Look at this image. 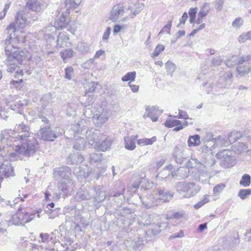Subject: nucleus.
Instances as JSON below:
<instances>
[{
    "label": "nucleus",
    "instance_id": "nucleus-15",
    "mask_svg": "<svg viewBox=\"0 0 251 251\" xmlns=\"http://www.w3.org/2000/svg\"><path fill=\"white\" fill-rule=\"evenodd\" d=\"M16 130L19 133L18 138L20 140H24L25 138L32 136V133L30 132L29 127L24 123L18 125Z\"/></svg>",
    "mask_w": 251,
    "mask_h": 251
},
{
    "label": "nucleus",
    "instance_id": "nucleus-28",
    "mask_svg": "<svg viewBox=\"0 0 251 251\" xmlns=\"http://www.w3.org/2000/svg\"><path fill=\"white\" fill-rule=\"evenodd\" d=\"M87 144L85 139L82 137H78L75 139L74 143L73 148L78 151H81L84 149Z\"/></svg>",
    "mask_w": 251,
    "mask_h": 251
},
{
    "label": "nucleus",
    "instance_id": "nucleus-44",
    "mask_svg": "<svg viewBox=\"0 0 251 251\" xmlns=\"http://www.w3.org/2000/svg\"><path fill=\"white\" fill-rule=\"evenodd\" d=\"M86 124L85 120H82L79 121L77 124L73 126V130H74L75 133L81 132L83 130L84 125Z\"/></svg>",
    "mask_w": 251,
    "mask_h": 251
},
{
    "label": "nucleus",
    "instance_id": "nucleus-31",
    "mask_svg": "<svg viewBox=\"0 0 251 251\" xmlns=\"http://www.w3.org/2000/svg\"><path fill=\"white\" fill-rule=\"evenodd\" d=\"M215 142L213 140L207 141L204 143V145L201 148V150L202 152L211 153L212 151V148L214 147Z\"/></svg>",
    "mask_w": 251,
    "mask_h": 251
},
{
    "label": "nucleus",
    "instance_id": "nucleus-43",
    "mask_svg": "<svg viewBox=\"0 0 251 251\" xmlns=\"http://www.w3.org/2000/svg\"><path fill=\"white\" fill-rule=\"evenodd\" d=\"M144 6V4L143 3H138L135 4L133 9L131 10L133 16H131L130 18H134L143 9Z\"/></svg>",
    "mask_w": 251,
    "mask_h": 251
},
{
    "label": "nucleus",
    "instance_id": "nucleus-52",
    "mask_svg": "<svg viewBox=\"0 0 251 251\" xmlns=\"http://www.w3.org/2000/svg\"><path fill=\"white\" fill-rule=\"evenodd\" d=\"M251 40V30L240 35L238 38L239 42H245L247 40Z\"/></svg>",
    "mask_w": 251,
    "mask_h": 251
},
{
    "label": "nucleus",
    "instance_id": "nucleus-20",
    "mask_svg": "<svg viewBox=\"0 0 251 251\" xmlns=\"http://www.w3.org/2000/svg\"><path fill=\"white\" fill-rule=\"evenodd\" d=\"M168 226L167 222L162 223H154L151 226V228L148 230V232L153 235L158 234L162 230L165 229Z\"/></svg>",
    "mask_w": 251,
    "mask_h": 251
},
{
    "label": "nucleus",
    "instance_id": "nucleus-59",
    "mask_svg": "<svg viewBox=\"0 0 251 251\" xmlns=\"http://www.w3.org/2000/svg\"><path fill=\"white\" fill-rule=\"evenodd\" d=\"M165 65L168 73L172 76V73L176 68L175 64H165Z\"/></svg>",
    "mask_w": 251,
    "mask_h": 251
},
{
    "label": "nucleus",
    "instance_id": "nucleus-11",
    "mask_svg": "<svg viewBox=\"0 0 251 251\" xmlns=\"http://www.w3.org/2000/svg\"><path fill=\"white\" fill-rule=\"evenodd\" d=\"M17 138L18 137H13L10 136L8 131L6 130H2L0 134V142L2 145H6L8 147H11L14 151L15 146H17L15 143L17 142Z\"/></svg>",
    "mask_w": 251,
    "mask_h": 251
},
{
    "label": "nucleus",
    "instance_id": "nucleus-1",
    "mask_svg": "<svg viewBox=\"0 0 251 251\" xmlns=\"http://www.w3.org/2000/svg\"><path fill=\"white\" fill-rule=\"evenodd\" d=\"M29 22L26 18V12L23 11H20L17 13L14 22L11 23L5 29V32L7 35V38L5 40V52L7 56V61H12L15 63H22L25 61V57H24V52L17 50L14 47V45H11L14 42H25V38L24 37L21 40L18 38V36H16V32L18 29L24 28L28 24Z\"/></svg>",
    "mask_w": 251,
    "mask_h": 251
},
{
    "label": "nucleus",
    "instance_id": "nucleus-30",
    "mask_svg": "<svg viewBox=\"0 0 251 251\" xmlns=\"http://www.w3.org/2000/svg\"><path fill=\"white\" fill-rule=\"evenodd\" d=\"M241 141L235 142V145H234V152H238V153L241 152L242 151H245L248 148V146H247L246 143L243 142L244 140L242 139H239ZM250 141H244V142H250Z\"/></svg>",
    "mask_w": 251,
    "mask_h": 251
},
{
    "label": "nucleus",
    "instance_id": "nucleus-8",
    "mask_svg": "<svg viewBox=\"0 0 251 251\" xmlns=\"http://www.w3.org/2000/svg\"><path fill=\"white\" fill-rule=\"evenodd\" d=\"M34 218V214H29L26 212L20 211L12 216V220L15 225H19L27 223L32 221Z\"/></svg>",
    "mask_w": 251,
    "mask_h": 251
},
{
    "label": "nucleus",
    "instance_id": "nucleus-35",
    "mask_svg": "<svg viewBox=\"0 0 251 251\" xmlns=\"http://www.w3.org/2000/svg\"><path fill=\"white\" fill-rule=\"evenodd\" d=\"M81 0H65L66 7L68 9H75L80 4Z\"/></svg>",
    "mask_w": 251,
    "mask_h": 251
},
{
    "label": "nucleus",
    "instance_id": "nucleus-16",
    "mask_svg": "<svg viewBox=\"0 0 251 251\" xmlns=\"http://www.w3.org/2000/svg\"><path fill=\"white\" fill-rule=\"evenodd\" d=\"M157 199L161 202L169 201L173 197L174 193L166 189L159 188L157 189Z\"/></svg>",
    "mask_w": 251,
    "mask_h": 251
},
{
    "label": "nucleus",
    "instance_id": "nucleus-37",
    "mask_svg": "<svg viewBox=\"0 0 251 251\" xmlns=\"http://www.w3.org/2000/svg\"><path fill=\"white\" fill-rule=\"evenodd\" d=\"M53 249L57 251H66L69 249V245L66 243H61L60 241H56L53 243Z\"/></svg>",
    "mask_w": 251,
    "mask_h": 251
},
{
    "label": "nucleus",
    "instance_id": "nucleus-51",
    "mask_svg": "<svg viewBox=\"0 0 251 251\" xmlns=\"http://www.w3.org/2000/svg\"><path fill=\"white\" fill-rule=\"evenodd\" d=\"M198 8H191L189 11L190 16L189 22L191 24L194 23L196 18V15L197 13Z\"/></svg>",
    "mask_w": 251,
    "mask_h": 251
},
{
    "label": "nucleus",
    "instance_id": "nucleus-50",
    "mask_svg": "<svg viewBox=\"0 0 251 251\" xmlns=\"http://www.w3.org/2000/svg\"><path fill=\"white\" fill-rule=\"evenodd\" d=\"M52 96L50 93H47L44 95L41 98V102L43 106H46L48 104L51 102Z\"/></svg>",
    "mask_w": 251,
    "mask_h": 251
},
{
    "label": "nucleus",
    "instance_id": "nucleus-49",
    "mask_svg": "<svg viewBox=\"0 0 251 251\" xmlns=\"http://www.w3.org/2000/svg\"><path fill=\"white\" fill-rule=\"evenodd\" d=\"M136 75L135 72H131L127 73L126 75L123 76L122 78V80L123 81H132L134 80Z\"/></svg>",
    "mask_w": 251,
    "mask_h": 251
},
{
    "label": "nucleus",
    "instance_id": "nucleus-10",
    "mask_svg": "<svg viewBox=\"0 0 251 251\" xmlns=\"http://www.w3.org/2000/svg\"><path fill=\"white\" fill-rule=\"evenodd\" d=\"M54 176L60 180H73L72 179L71 170L67 166L57 168L54 171Z\"/></svg>",
    "mask_w": 251,
    "mask_h": 251
},
{
    "label": "nucleus",
    "instance_id": "nucleus-41",
    "mask_svg": "<svg viewBox=\"0 0 251 251\" xmlns=\"http://www.w3.org/2000/svg\"><path fill=\"white\" fill-rule=\"evenodd\" d=\"M27 105L26 100H19L14 104H11L10 107L13 110H17V109H22Z\"/></svg>",
    "mask_w": 251,
    "mask_h": 251
},
{
    "label": "nucleus",
    "instance_id": "nucleus-60",
    "mask_svg": "<svg viewBox=\"0 0 251 251\" xmlns=\"http://www.w3.org/2000/svg\"><path fill=\"white\" fill-rule=\"evenodd\" d=\"M22 246L25 248L24 249L25 251H28L29 250L33 249L35 247V245L30 242H27L26 241H25L22 243Z\"/></svg>",
    "mask_w": 251,
    "mask_h": 251
},
{
    "label": "nucleus",
    "instance_id": "nucleus-17",
    "mask_svg": "<svg viewBox=\"0 0 251 251\" xmlns=\"http://www.w3.org/2000/svg\"><path fill=\"white\" fill-rule=\"evenodd\" d=\"M184 151L185 150L181 146H177L174 148L173 156L177 163L182 164L186 158L187 156Z\"/></svg>",
    "mask_w": 251,
    "mask_h": 251
},
{
    "label": "nucleus",
    "instance_id": "nucleus-45",
    "mask_svg": "<svg viewBox=\"0 0 251 251\" xmlns=\"http://www.w3.org/2000/svg\"><path fill=\"white\" fill-rule=\"evenodd\" d=\"M250 195H251V189H241L238 193V196L241 200H245L247 199Z\"/></svg>",
    "mask_w": 251,
    "mask_h": 251
},
{
    "label": "nucleus",
    "instance_id": "nucleus-26",
    "mask_svg": "<svg viewBox=\"0 0 251 251\" xmlns=\"http://www.w3.org/2000/svg\"><path fill=\"white\" fill-rule=\"evenodd\" d=\"M189 170L186 167H180L175 172L172 173V177H179V179H183L188 176Z\"/></svg>",
    "mask_w": 251,
    "mask_h": 251
},
{
    "label": "nucleus",
    "instance_id": "nucleus-33",
    "mask_svg": "<svg viewBox=\"0 0 251 251\" xmlns=\"http://www.w3.org/2000/svg\"><path fill=\"white\" fill-rule=\"evenodd\" d=\"M156 140L157 139L155 136H153L151 138H144L137 140V143L138 145L141 146L151 145L156 142Z\"/></svg>",
    "mask_w": 251,
    "mask_h": 251
},
{
    "label": "nucleus",
    "instance_id": "nucleus-64",
    "mask_svg": "<svg viewBox=\"0 0 251 251\" xmlns=\"http://www.w3.org/2000/svg\"><path fill=\"white\" fill-rule=\"evenodd\" d=\"M224 4V0H215L214 4L215 8L219 11L222 9Z\"/></svg>",
    "mask_w": 251,
    "mask_h": 251
},
{
    "label": "nucleus",
    "instance_id": "nucleus-4",
    "mask_svg": "<svg viewBox=\"0 0 251 251\" xmlns=\"http://www.w3.org/2000/svg\"><path fill=\"white\" fill-rule=\"evenodd\" d=\"M100 190V188L99 186L93 187L91 186H86L85 187L81 188V190L77 193L76 198L78 201H83L90 199L94 197L95 201L101 202L105 200V197L100 198V197L95 196L98 194L100 195L99 192Z\"/></svg>",
    "mask_w": 251,
    "mask_h": 251
},
{
    "label": "nucleus",
    "instance_id": "nucleus-9",
    "mask_svg": "<svg viewBox=\"0 0 251 251\" xmlns=\"http://www.w3.org/2000/svg\"><path fill=\"white\" fill-rule=\"evenodd\" d=\"M105 135L100 133L99 129L91 128L86 132V137L89 144L95 145L98 142L104 138Z\"/></svg>",
    "mask_w": 251,
    "mask_h": 251
},
{
    "label": "nucleus",
    "instance_id": "nucleus-58",
    "mask_svg": "<svg viewBox=\"0 0 251 251\" xmlns=\"http://www.w3.org/2000/svg\"><path fill=\"white\" fill-rule=\"evenodd\" d=\"M74 74V69L72 67H67L65 69V78L68 80L72 78V76Z\"/></svg>",
    "mask_w": 251,
    "mask_h": 251
},
{
    "label": "nucleus",
    "instance_id": "nucleus-21",
    "mask_svg": "<svg viewBox=\"0 0 251 251\" xmlns=\"http://www.w3.org/2000/svg\"><path fill=\"white\" fill-rule=\"evenodd\" d=\"M102 140L101 142L99 141L95 146V148L102 151L109 150L112 143V140L108 137L105 138V137Z\"/></svg>",
    "mask_w": 251,
    "mask_h": 251
},
{
    "label": "nucleus",
    "instance_id": "nucleus-32",
    "mask_svg": "<svg viewBox=\"0 0 251 251\" xmlns=\"http://www.w3.org/2000/svg\"><path fill=\"white\" fill-rule=\"evenodd\" d=\"M201 143L200 136L198 134L190 136L188 140V146L189 147L192 146H198Z\"/></svg>",
    "mask_w": 251,
    "mask_h": 251
},
{
    "label": "nucleus",
    "instance_id": "nucleus-42",
    "mask_svg": "<svg viewBox=\"0 0 251 251\" xmlns=\"http://www.w3.org/2000/svg\"><path fill=\"white\" fill-rule=\"evenodd\" d=\"M209 9V4L205 3L201 8L198 14L201 16V18H204L208 14Z\"/></svg>",
    "mask_w": 251,
    "mask_h": 251
},
{
    "label": "nucleus",
    "instance_id": "nucleus-48",
    "mask_svg": "<svg viewBox=\"0 0 251 251\" xmlns=\"http://www.w3.org/2000/svg\"><path fill=\"white\" fill-rule=\"evenodd\" d=\"M73 53L74 51L71 49L66 50L60 52L61 57L64 61L72 57L73 56Z\"/></svg>",
    "mask_w": 251,
    "mask_h": 251
},
{
    "label": "nucleus",
    "instance_id": "nucleus-13",
    "mask_svg": "<svg viewBox=\"0 0 251 251\" xmlns=\"http://www.w3.org/2000/svg\"><path fill=\"white\" fill-rule=\"evenodd\" d=\"M163 112V110H159L158 107H150L147 106L145 109V113L143 118L146 119L150 117L153 122H156L158 120V116Z\"/></svg>",
    "mask_w": 251,
    "mask_h": 251
},
{
    "label": "nucleus",
    "instance_id": "nucleus-25",
    "mask_svg": "<svg viewBox=\"0 0 251 251\" xmlns=\"http://www.w3.org/2000/svg\"><path fill=\"white\" fill-rule=\"evenodd\" d=\"M137 135L124 137L125 148L130 151L134 150L136 148V144L135 141L137 138Z\"/></svg>",
    "mask_w": 251,
    "mask_h": 251
},
{
    "label": "nucleus",
    "instance_id": "nucleus-27",
    "mask_svg": "<svg viewBox=\"0 0 251 251\" xmlns=\"http://www.w3.org/2000/svg\"><path fill=\"white\" fill-rule=\"evenodd\" d=\"M103 154L100 152L93 153L90 154L88 157V161L91 164L98 165L99 163H101L103 160Z\"/></svg>",
    "mask_w": 251,
    "mask_h": 251
},
{
    "label": "nucleus",
    "instance_id": "nucleus-61",
    "mask_svg": "<svg viewBox=\"0 0 251 251\" xmlns=\"http://www.w3.org/2000/svg\"><path fill=\"white\" fill-rule=\"evenodd\" d=\"M225 187L226 185L223 183L217 185L213 188L214 194H219L225 189Z\"/></svg>",
    "mask_w": 251,
    "mask_h": 251
},
{
    "label": "nucleus",
    "instance_id": "nucleus-22",
    "mask_svg": "<svg viewBox=\"0 0 251 251\" xmlns=\"http://www.w3.org/2000/svg\"><path fill=\"white\" fill-rule=\"evenodd\" d=\"M84 160L83 156L79 153H74L69 154L67 158V163L69 164H77L81 163Z\"/></svg>",
    "mask_w": 251,
    "mask_h": 251
},
{
    "label": "nucleus",
    "instance_id": "nucleus-12",
    "mask_svg": "<svg viewBox=\"0 0 251 251\" xmlns=\"http://www.w3.org/2000/svg\"><path fill=\"white\" fill-rule=\"evenodd\" d=\"M57 137V135L53 131L50 126L42 125L40 128V138L44 141H53Z\"/></svg>",
    "mask_w": 251,
    "mask_h": 251
},
{
    "label": "nucleus",
    "instance_id": "nucleus-3",
    "mask_svg": "<svg viewBox=\"0 0 251 251\" xmlns=\"http://www.w3.org/2000/svg\"><path fill=\"white\" fill-rule=\"evenodd\" d=\"M244 141L251 140V132L250 131H245L244 134L240 131L232 132L228 135V137H219L217 140L218 144L221 146H227L236 142L238 139H242Z\"/></svg>",
    "mask_w": 251,
    "mask_h": 251
},
{
    "label": "nucleus",
    "instance_id": "nucleus-38",
    "mask_svg": "<svg viewBox=\"0 0 251 251\" xmlns=\"http://www.w3.org/2000/svg\"><path fill=\"white\" fill-rule=\"evenodd\" d=\"M40 237L42 242L46 243L49 245H51L54 242L52 241V237H50V235L48 233H41L40 234Z\"/></svg>",
    "mask_w": 251,
    "mask_h": 251
},
{
    "label": "nucleus",
    "instance_id": "nucleus-54",
    "mask_svg": "<svg viewBox=\"0 0 251 251\" xmlns=\"http://www.w3.org/2000/svg\"><path fill=\"white\" fill-rule=\"evenodd\" d=\"M77 49L82 53L86 52L89 50V48L85 43H79L77 46Z\"/></svg>",
    "mask_w": 251,
    "mask_h": 251
},
{
    "label": "nucleus",
    "instance_id": "nucleus-62",
    "mask_svg": "<svg viewBox=\"0 0 251 251\" xmlns=\"http://www.w3.org/2000/svg\"><path fill=\"white\" fill-rule=\"evenodd\" d=\"M232 74L231 72L227 71L223 75V78L226 82H229V84L230 85L232 82Z\"/></svg>",
    "mask_w": 251,
    "mask_h": 251
},
{
    "label": "nucleus",
    "instance_id": "nucleus-46",
    "mask_svg": "<svg viewBox=\"0 0 251 251\" xmlns=\"http://www.w3.org/2000/svg\"><path fill=\"white\" fill-rule=\"evenodd\" d=\"M171 166H167L166 169H164L163 171L158 174L157 177L162 179H166L168 178L170 175L169 169H171Z\"/></svg>",
    "mask_w": 251,
    "mask_h": 251
},
{
    "label": "nucleus",
    "instance_id": "nucleus-39",
    "mask_svg": "<svg viewBox=\"0 0 251 251\" xmlns=\"http://www.w3.org/2000/svg\"><path fill=\"white\" fill-rule=\"evenodd\" d=\"M27 6L29 9L35 12L40 11L42 8L41 4L38 1H35L33 2L28 1L27 3Z\"/></svg>",
    "mask_w": 251,
    "mask_h": 251
},
{
    "label": "nucleus",
    "instance_id": "nucleus-19",
    "mask_svg": "<svg viewBox=\"0 0 251 251\" xmlns=\"http://www.w3.org/2000/svg\"><path fill=\"white\" fill-rule=\"evenodd\" d=\"M70 23L67 14L63 13L58 18L54 23V27L55 28L63 29L66 28Z\"/></svg>",
    "mask_w": 251,
    "mask_h": 251
},
{
    "label": "nucleus",
    "instance_id": "nucleus-53",
    "mask_svg": "<svg viewBox=\"0 0 251 251\" xmlns=\"http://www.w3.org/2000/svg\"><path fill=\"white\" fill-rule=\"evenodd\" d=\"M70 213H67L66 215L65 221L66 222L74 221L75 220V214L76 212V208H73L71 210Z\"/></svg>",
    "mask_w": 251,
    "mask_h": 251
},
{
    "label": "nucleus",
    "instance_id": "nucleus-24",
    "mask_svg": "<svg viewBox=\"0 0 251 251\" xmlns=\"http://www.w3.org/2000/svg\"><path fill=\"white\" fill-rule=\"evenodd\" d=\"M56 45L60 47L68 46L70 44L69 38L67 33L61 32L58 35Z\"/></svg>",
    "mask_w": 251,
    "mask_h": 251
},
{
    "label": "nucleus",
    "instance_id": "nucleus-5",
    "mask_svg": "<svg viewBox=\"0 0 251 251\" xmlns=\"http://www.w3.org/2000/svg\"><path fill=\"white\" fill-rule=\"evenodd\" d=\"M217 159H220V165L225 168H228L234 166L236 159L234 153L229 150H223L216 154Z\"/></svg>",
    "mask_w": 251,
    "mask_h": 251
},
{
    "label": "nucleus",
    "instance_id": "nucleus-63",
    "mask_svg": "<svg viewBox=\"0 0 251 251\" xmlns=\"http://www.w3.org/2000/svg\"><path fill=\"white\" fill-rule=\"evenodd\" d=\"M185 213L183 211H181L180 212H176L174 213L170 218L174 219H179L183 217Z\"/></svg>",
    "mask_w": 251,
    "mask_h": 251
},
{
    "label": "nucleus",
    "instance_id": "nucleus-14",
    "mask_svg": "<svg viewBox=\"0 0 251 251\" xmlns=\"http://www.w3.org/2000/svg\"><path fill=\"white\" fill-rule=\"evenodd\" d=\"M14 176H15L14 168L9 162L6 161L1 163L0 165V182L1 181V178L3 177H8Z\"/></svg>",
    "mask_w": 251,
    "mask_h": 251
},
{
    "label": "nucleus",
    "instance_id": "nucleus-18",
    "mask_svg": "<svg viewBox=\"0 0 251 251\" xmlns=\"http://www.w3.org/2000/svg\"><path fill=\"white\" fill-rule=\"evenodd\" d=\"M124 13L123 6L120 4H117L113 7L111 11L110 20L113 22H117L123 15Z\"/></svg>",
    "mask_w": 251,
    "mask_h": 251
},
{
    "label": "nucleus",
    "instance_id": "nucleus-29",
    "mask_svg": "<svg viewBox=\"0 0 251 251\" xmlns=\"http://www.w3.org/2000/svg\"><path fill=\"white\" fill-rule=\"evenodd\" d=\"M237 67V71L241 76L249 73L251 70L250 64H238Z\"/></svg>",
    "mask_w": 251,
    "mask_h": 251
},
{
    "label": "nucleus",
    "instance_id": "nucleus-23",
    "mask_svg": "<svg viewBox=\"0 0 251 251\" xmlns=\"http://www.w3.org/2000/svg\"><path fill=\"white\" fill-rule=\"evenodd\" d=\"M93 121L94 123L97 126H99L102 124L105 123L108 120V117L107 114L105 113L101 114H96L93 116Z\"/></svg>",
    "mask_w": 251,
    "mask_h": 251
},
{
    "label": "nucleus",
    "instance_id": "nucleus-56",
    "mask_svg": "<svg viewBox=\"0 0 251 251\" xmlns=\"http://www.w3.org/2000/svg\"><path fill=\"white\" fill-rule=\"evenodd\" d=\"M243 24V20L241 18L238 17L236 18L232 22V25L233 27L239 28Z\"/></svg>",
    "mask_w": 251,
    "mask_h": 251
},
{
    "label": "nucleus",
    "instance_id": "nucleus-34",
    "mask_svg": "<svg viewBox=\"0 0 251 251\" xmlns=\"http://www.w3.org/2000/svg\"><path fill=\"white\" fill-rule=\"evenodd\" d=\"M100 86L99 85L98 83L92 81L89 83L85 87L86 94L95 92L100 89Z\"/></svg>",
    "mask_w": 251,
    "mask_h": 251
},
{
    "label": "nucleus",
    "instance_id": "nucleus-47",
    "mask_svg": "<svg viewBox=\"0 0 251 251\" xmlns=\"http://www.w3.org/2000/svg\"><path fill=\"white\" fill-rule=\"evenodd\" d=\"M181 124L179 120L175 119L167 120L165 123V126L168 127H172Z\"/></svg>",
    "mask_w": 251,
    "mask_h": 251
},
{
    "label": "nucleus",
    "instance_id": "nucleus-57",
    "mask_svg": "<svg viewBox=\"0 0 251 251\" xmlns=\"http://www.w3.org/2000/svg\"><path fill=\"white\" fill-rule=\"evenodd\" d=\"M172 22L171 21H168V23L165 25L163 28L160 30L159 35L163 32H166L168 34H170V29L172 26Z\"/></svg>",
    "mask_w": 251,
    "mask_h": 251
},
{
    "label": "nucleus",
    "instance_id": "nucleus-55",
    "mask_svg": "<svg viewBox=\"0 0 251 251\" xmlns=\"http://www.w3.org/2000/svg\"><path fill=\"white\" fill-rule=\"evenodd\" d=\"M165 49V47L163 45H157L154 51L152 53V56L155 57L157 56L162 51H163Z\"/></svg>",
    "mask_w": 251,
    "mask_h": 251
},
{
    "label": "nucleus",
    "instance_id": "nucleus-2",
    "mask_svg": "<svg viewBox=\"0 0 251 251\" xmlns=\"http://www.w3.org/2000/svg\"><path fill=\"white\" fill-rule=\"evenodd\" d=\"M21 140L22 142L21 145L15 146V153H11V157H15L14 155H17L29 157L38 151L39 147L36 139L34 137L30 136Z\"/></svg>",
    "mask_w": 251,
    "mask_h": 251
},
{
    "label": "nucleus",
    "instance_id": "nucleus-6",
    "mask_svg": "<svg viewBox=\"0 0 251 251\" xmlns=\"http://www.w3.org/2000/svg\"><path fill=\"white\" fill-rule=\"evenodd\" d=\"M176 189L180 194L185 193L183 197L187 198L193 197L200 190V187L193 182L187 183L181 182L178 183L176 186Z\"/></svg>",
    "mask_w": 251,
    "mask_h": 251
},
{
    "label": "nucleus",
    "instance_id": "nucleus-36",
    "mask_svg": "<svg viewBox=\"0 0 251 251\" xmlns=\"http://www.w3.org/2000/svg\"><path fill=\"white\" fill-rule=\"evenodd\" d=\"M251 176L247 174H244L241 177V179L240 180L239 184L240 185L247 187L251 185Z\"/></svg>",
    "mask_w": 251,
    "mask_h": 251
},
{
    "label": "nucleus",
    "instance_id": "nucleus-40",
    "mask_svg": "<svg viewBox=\"0 0 251 251\" xmlns=\"http://www.w3.org/2000/svg\"><path fill=\"white\" fill-rule=\"evenodd\" d=\"M198 175L194 176L195 179L196 180L201 181V182H203L207 180V178H208V174L206 171H198Z\"/></svg>",
    "mask_w": 251,
    "mask_h": 251
},
{
    "label": "nucleus",
    "instance_id": "nucleus-7",
    "mask_svg": "<svg viewBox=\"0 0 251 251\" xmlns=\"http://www.w3.org/2000/svg\"><path fill=\"white\" fill-rule=\"evenodd\" d=\"M75 184L73 180H60L58 184V190L60 192L56 195L57 198L60 199L61 194L64 197H67L70 195L71 192L73 190Z\"/></svg>",
    "mask_w": 251,
    "mask_h": 251
}]
</instances>
